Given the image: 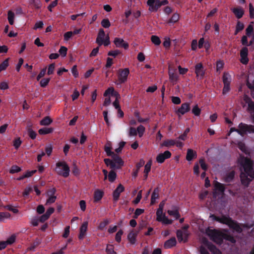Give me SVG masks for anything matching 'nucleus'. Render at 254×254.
I'll use <instances>...</instances> for the list:
<instances>
[{"instance_id":"obj_53","label":"nucleus","mask_w":254,"mask_h":254,"mask_svg":"<svg viewBox=\"0 0 254 254\" xmlns=\"http://www.w3.org/2000/svg\"><path fill=\"white\" fill-rule=\"evenodd\" d=\"M67 49L65 47L62 46L60 48L59 52L63 57H65L67 54Z\"/></svg>"},{"instance_id":"obj_27","label":"nucleus","mask_w":254,"mask_h":254,"mask_svg":"<svg viewBox=\"0 0 254 254\" xmlns=\"http://www.w3.org/2000/svg\"><path fill=\"white\" fill-rule=\"evenodd\" d=\"M224 83V87L223 89V94H226L227 93L230 89V80H223Z\"/></svg>"},{"instance_id":"obj_10","label":"nucleus","mask_w":254,"mask_h":254,"mask_svg":"<svg viewBox=\"0 0 254 254\" xmlns=\"http://www.w3.org/2000/svg\"><path fill=\"white\" fill-rule=\"evenodd\" d=\"M125 190L124 187L122 184H119L115 190L113 191V197L114 201L118 200L120 194Z\"/></svg>"},{"instance_id":"obj_64","label":"nucleus","mask_w":254,"mask_h":254,"mask_svg":"<svg viewBox=\"0 0 254 254\" xmlns=\"http://www.w3.org/2000/svg\"><path fill=\"white\" fill-rule=\"evenodd\" d=\"M79 205L81 210L82 211H84L86 210V204L85 200H81L79 201Z\"/></svg>"},{"instance_id":"obj_17","label":"nucleus","mask_w":254,"mask_h":254,"mask_svg":"<svg viewBox=\"0 0 254 254\" xmlns=\"http://www.w3.org/2000/svg\"><path fill=\"white\" fill-rule=\"evenodd\" d=\"M88 222H84L80 228V233L78 236L79 240H82L86 235L87 230Z\"/></svg>"},{"instance_id":"obj_54","label":"nucleus","mask_w":254,"mask_h":254,"mask_svg":"<svg viewBox=\"0 0 254 254\" xmlns=\"http://www.w3.org/2000/svg\"><path fill=\"white\" fill-rule=\"evenodd\" d=\"M123 234V231L122 230H120L116 234L115 240L116 241L120 243L121 241V237L122 235Z\"/></svg>"},{"instance_id":"obj_43","label":"nucleus","mask_w":254,"mask_h":254,"mask_svg":"<svg viewBox=\"0 0 254 254\" xmlns=\"http://www.w3.org/2000/svg\"><path fill=\"white\" fill-rule=\"evenodd\" d=\"M152 165L151 160H149L147 162L144 167V174H148L151 170V166Z\"/></svg>"},{"instance_id":"obj_61","label":"nucleus","mask_w":254,"mask_h":254,"mask_svg":"<svg viewBox=\"0 0 254 254\" xmlns=\"http://www.w3.org/2000/svg\"><path fill=\"white\" fill-rule=\"evenodd\" d=\"M159 194L152 193L151 197V204H153L156 202V199L158 198Z\"/></svg>"},{"instance_id":"obj_2","label":"nucleus","mask_w":254,"mask_h":254,"mask_svg":"<svg viewBox=\"0 0 254 254\" xmlns=\"http://www.w3.org/2000/svg\"><path fill=\"white\" fill-rule=\"evenodd\" d=\"M210 217L213 220L228 225L230 229H233L238 233H241L243 231V229L240 225L228 215H222L221 217H219L212 214L210 215Z\"/></svg>"},{"instance_id":"obj_40","label":"nucleus","mask_w":254,"mask_h":254,"mask_svg":"<svg viewBox=\"0 0 254 254\" xmlns=\"http://www.w3.org/2000/svg\"><path fill=\"white\" fill-rule=\"evenodd\" d=\"M156 2V0H148L147 4L149 6V10L150 11H154V5Z\"/></svg>"},{"instance_id":"obj_5","label":"nucleus","mask_w":254,"mask_h":254,"mask_svg":"<svg viewBox=\"0 0 254 254\" xmlns=\"http://www.w3.org/2000/svg\"><path fill=\"white\" fill-rule=\"evenodd\" d=\"M239 127V135L244 137L247 134L254 133V126L241 123L238 125Z\"/></svg>"},{"instance_id":"obj_7","label":"nucleus","mask_w":254,"mask_h":254,"mask_svg":"<svg viewBox=\"0 0 254 254\" xmlns=\"http://www.w3.org/2000/svg\"><path fill=\"white\" fill-rule=\"evenodd\" d=\"M189 227V225H186L182 227V229L184 230V231H183L182 230H178L177 231L176 235L179 242L183 241L184 243H186L188 241L189 235L188 232Z\"/></svg>"},{"instance_id":"obj_9","label":"nucleus","mask_w":254,"mask_h":254,"mask_svg":"<svg viewBox=\"0 0 254 254\" xmlns=\"http://www.w3.org/2000/svg\"><path fill=\"white\" fill-rule=\"evenodd\" d=\"M112 158L114 162L115 169H120L124 166V162L118 155L116 154Z\"/></svg>"},{"instance_id":"obj_24","label":"nucleus","mask_w":254,"mask_h":254,"mask_svg":"<svg viewBox=\"0 0 254 254\" xmlns=\"http://www.w3.org/2000/svg\"><path fill=\"white\" fill-rule=\"evenodd\" d=\"M129 73V69L127 68L119 70V76L122 79H127Z\"/></svg>"},{"instance_id":"obj_57","label":"nucleus","mask_w":254,"mask_h":254,"mask_svg":"<svg viewBox=\"0 0 254 254\" xmlns=\"http://www.w3.org/2000/svg\"><path fill=\"white\" fill-rule=\"evenodd\" d=\"M179 15L178 13H174L169 20V22L175 23L178 21Z\"/></svg>"},{"instance_id":"obj_6","label":"nucleus","mask_w":254,"mask_h":254,"mask_svg":"<svg viewBox=\"0 0 254 254\" xmlns=\"http://www.w3.org/2000/svg\"><path fill=\"white\" fill-rule=\"evenodd\" d=\"M105 33L103 29H100L96 40V42L99 45L101 46L104 45L105 46H108L110 44V38L109 35H107L104 39Z\"/></svg>"},{"instance_id":"obj_20","label":"nucleus","mask_w":254,"mask_h":254,"mask_svg":"<svg viewBox=\"0 0 254 254\" xmlns=\"http://www.w3.org/2000/svg\"><path fill=\"white\" fill-rule=\"evenodd\" d=\"M214 188L216 190L218 191L222 194H223L225 191V185L217 181L214 183Z\"/></svg>"},{"instance_id":"obj_59","label":"nucleus","mask_w":254,"mask_h":254,"mask_svg":"<svg viewBox=\"0 0 254 254\" xmlns=\"http://www.w3.org/2000/svg\"><path fill=\"white\" fill-rule=\"evenodd\" d=\"M10 216L8 212H0V222L2 221L4 218H8Z\"/></svg>"},{"instance_id":"obj_13","label":"nucleus","mask_w":254,"mask_h":254,"mask_svg":"<svg viewBox=\"0 0 254 254\" xmlns=\"http://www.w3.org/2000/svg\"><path fill=\"white\" fill-rule=\"evenodd\" d=\"M190 110V105L189 103H184L181 105L180 108H179L177 111V113L178 114H181L182 115H184L187 112Z\"/></svg>"},{"instance_id":"obj_29","label":"nucleus","mask_w":254,"mask_h":254,"mask_svg":"<svg viewBox=\"0 0 254 254\" xmlns=\"http://www.w3.org/2000/svg\"><path fill=\"white\" fill-rule=\"evenodd\" d=\"M167 212L169 215L174 216L176 219H178L180 217V214L178 209L168 210Z\"/></svg>"},{"instance_id":"obj_12","label":"nucleus","mask_w":254,"mask_h":254,"mask_svg":"<svg viewBox=\"0 0 254 254\" xmlns=\"http://www.w3.org/2000/svg\"><path fill=\"white\" fill-rule=\"evenodd\" d=\"M138 232V230L133 229L128 233L127 239L131 244L133 245L136 243V238Z\"/></svg>"},{"instance_id":"obj_51","label":"nucleus","mask_w":254,"mask_h":254,"mask_svg":"<svg viewBox=\"0 0 254 254\" xmlns=\"http://www.w3.org/2000/svg\"><path fill=\"white\" fill-rule=\"evenodd\" d=\"M73 36V33L71 31L65 32L64 35V40L66 42L68 41Z\"/></svg>"},{"instance_id":"obj_23","label":"nucleus","mask_w":254,"mask_h":254,"mask_svg":"<svg viewBox=\"0 0 254 254\" xmlns=\"http://www.w3.org/2000/svg\"><path fill=\"white\" fill-rule=\"evenodd\" d=\"M231 10L239 19L241 18L244 15V11L242 8H233Z\"/></svg>"},{"instance_id":"obj_33","label":"nucleus","mask_w":254,"mask_h":254,"mask_svg":"<svg viewBox=\"0 0 254 254\" xmlns=\"http://www.w3.org/2000/svg\"><path fill=\"white\" fill-rule=\"evenodd\" d=\"M52 121V120L49 117H46L40 121V125L42 126H48Z\"/></svg>"},{"instance_id":"obj_45","label":"nucleus","mask_w":254,"mask_h":254,"mask_svg":"<svg viewBox=\"0 0 254 254\" xmlns=\"http://www.w3.org/2000/svg\"><path fill=\"white\" fill-rule=\"evenodd\" d=\"M21 170V169L18 166L13 165V166H12V167H11V168L9 170V173L11 174H14V173H18V172H20Z\"/></svg>"},{"instance_id":"obj_46","label":"nucleus","mask_w":254,"mask_h":254,"mask_svg":"<svg viewBox=\"0 0 254 254\" xmlns=\"http://www.w3.org/2000/svg\"><path fill=\"white\" fill-rule=\"evenodd\" d=\"M16 240V236L14 234L12 235L9 237L6 241L8 245H11L13 244Z\"/></svg>"},{"instance_id":"obj_38","label":"nucleus","mask_w":254,"mask_h":254,"mask_svg":"<svg viewBox=\"0 0 254 254\" xmlns=\"http://www.w3.org/2000/svg\"><path fill=\"white\" fill-rule=\"evenodd\" d=\"M9 59H5L1 64H0V72L6 69V68L9 65Z\"/></svg>"},{"instance_id":"obj_1","label":"nucleus","mask_w":254,"mask_h":254,"mask_svg":"<svg viewBox=\"0 0 254 254\" xmlns=\"http://www.w3.org/2000/svg\"><path fill=\"white\" fill-rule=\"evenodd\" d=\"M241 172L240 178L241 184L245 187H248L254 179V170L252 161L247 158L242 157L239 159Z\"/></svg>"},{"instance_id":"obj_44","label":"nucleus","mask_w":254,"mask_h":254,"mask_svg":"<svg viewBox=\"0 0 254 254\" xmlns=\"http://www.w3.org/2000/svg\"><path fill=\"white\" fill-rule=\"evenodd\" d=\"M101 24L102 26L105 28H108L111 26L110 22L107 18L103 19Z\"/></svg>"},{"instance_id":"obj_34","label":"nucleus","mask_w":254,"mask_h":254,"mask_svg":"<svg viewBox=\"0 0 254 254\" xmlns=\"http://www.w3.org/2000/svg\"><path fill=\"white\" fill-rule=\"evenodd\" d=\"M208 249L212 254H222L221 251L213 245H210Z\"/></svg>"},{"instance_id":"obj_48","label":"nucleus","mask_w":254,"mask_h":254,"mask_svg":"<svg viewBox=\"0 0 254 254\" xmlns=\"http://www.w3.org/2000/svg\"><path fill=\"white\" fill-rule=\"evenodd\" d=\"M144 210L143 209L137 208L134 213L133 218L134 219H137L138 217L144 212Z\"/></svg>"},{"instance_id":"obj_26","label":"nucleus","mask_w":254,"mask_h":254,"mask_svg":"<svg viewBox=\"0 0 254 254\" xmlns=\"http://www.w3.org/2000/svg\"><path fill=\"white\" fill-rule=\"evenodd\" d=\"M54 131V128L52 127H43L40 128L38 132L40 134L44 135L52 133Z\"/></svg>"},{"instance_id":"obj_56","label":"nucleus","mask_w":254,"mask_h":254,"mask_svg":"<svg viewBox=\"0 0 254 254\" xmlns=\"http://www.w3.org/2000/svg\"><path fill=\"white\" fill-rule=\"evenodd\" d=\"M142 190H141L138 192V194H137L136 198L133 201V202L134 204H136L138 203L139 202V201H140V200L142 198Z\"/></svg>"},{"instance_id":"obj_16","label":"nucleus","mask_w":254,"mask_h":254,"mask_svg":"<svg viewBox=\"0 0 254 254\" xmlns=\"http://www.w3.org/2000/svg\"><path fill=\"white\" fill-rule=\"evenodd\" d=\"M246 102L248 104V110L250 113L252 120L254 123V102L250 98Z\"/></svg>"},{"instance_id":"obj_21","label":"nucleus","mask_w":254,"mask_h":254,"mask_svg":"<svg viewBox=\"0 0 254 254\" xmlns=\"http://www.w3.org/2000/svg\"><path fill=\"white\" fill-rule=\"evenodd\" d=\"M197 156L196 153L191 149H188L187 150L186 159L189 161H191L193 158Z\"/></svg>"},{"instance_id":"obj_31","label":"nucleus","mask_w":254,"mask_h":254,"mask_svg":"<svg viewBox=\"0 0 254 254\" xmlns=\"http://www.w3.org/2000/svg\"><path fill=\"white\" fill-rule=\"evenodd\" d=\"M176 144V141L173 139H167L164 140L162 144V146H166V147H170L172 146H174Z\"/></svg>"},{"instance_id":"obj_35","label":"nucleus","mask_w":254,"mask_h":254,"mask_svg":"<svg viewBox=\"0 0 254 254\" xmlns=\"http://www.w3.org/2000/svg\"><path fill=\"white\" fill-rule=\"evenodd\" d=\"M104 161L107 166H110V168L112 169H115V166L113 159L111 160L109 158H105L104 159Z\"/></svg>"},{"instance_id":"obj_37","label":"nucleus","mask_w":254,"mask_h":254,"mask_svg":"<svg viewBox=\"0 0 254 254\" xmlns=\"http://www.w3.org/2000/svg\"><path fill=\"white\" fill-rule=\"evenodd\" d=\"M117 177V174L116 173L113 171L111 170L110 171L108 175V179L109 182H113L116 180Z\"/></svg>"},{"instance_id":"obj_11","label":"nucleus","mask_w":254,"mask_h":254,"mask_svg":"<svg viewBox=\"0 0 254 254\" xmlns=\"http://www.w3.org/2000/svg\"><path fill=\"white\" fill-rule=\"evenodd\" d=\"M248 49L246 47L243 48L240 52L241 62L244 64L248 63L249 59L248 58Z\"/></svg>"},{"instance_id":"obj_42","label":"nucleus","mask_w":254,"mask_h":254,"mask_svg":"<svg viewBox=\"0 0 254 254\" xmlns=\"http://www.w3.org/2000/svg\"><path fill=\"white\" fill-rule=\"evenodd\" d=\"M151 40L152 42L156 46L159 45L161 43V40H160L159 38L157 36H152Z\"/></svg>"},{"instance_id":"obj_39","label":"nucleus","mask_w":254,"mask_h":254,"mask_svg":"<svg viewBox=\"0 0 254 254\" xmlns=\"http://www.w3.org/2000/svg\"><path fill=\"white\" fill-rule=\"evenodd\" d=\"M110 223V221L108 219H105L103 221H102L100 223L99 226H98V229L100 230H102L104 228Z\"/></svg>"},{"instance_id":"obj_3","label":"nucleus","mask_w":254,"mask_h":254,"mask_svg":"<svg viewBox=\"0 0 254 254\" xmlns=\"http://www.w3.org/2000/svg\"><path fill=\"white\" fill-rule=\"evenodd\" d=\"M56 166L55 171L58 175L64 178H67L69 176L70 169L65 162L59 161L56 163Z\"/></svg>"},{"instance_id":"obj_62","label":"nucleus","mask_w":254,"mask_h":254,"mask_svg":"<svg viewBox=\"0 0 254 254\" xmlns=\"http://www.w3.org/2000/svg\"><path fill=\"white\" fill-rule=\"evenodd\" d=\"M250 17L251 18H254V8L251 3L249 4Z\"/></svg>"},{"instance_id":"obj_36","label":"nucleus","mask_w":254,"mask_h":254,"mask_svg":"<svg viewBox=\"0 0 254 254\" xmlns=\"http://www.w3.org/2000/svg\"><path fill=\"white\" fill-rule=\"evenodd\" d=\"M7 19L10 25H13L14 20V13L11 10H9L7 13Z\"/></svg>"},{"instance_id":"obj_25","label":"nucleus","mask_w":254,"mask_h":254,"mask_svg":"<svg viewBox=\"0 0 254 254\" xmlns=\"http://www.w3.org/2000/svg\"><path fill=\"white\" fill-rule=\"evenodd\" d=\"M112 147L111 146L110 142H108L104 146V151L106 152L108 156H111L112 157L116 154L111 151Z\"/></svg>"},{"instance_id":"obj_49","label":"nucleus","mask_w":254,"mask_h":254,"mask_svg":"<svg viewBox=\"0 0 254 254\" xmlns=\"http://www.w3.org/2000/svg\"><path fill=\"white\" fill-rule=\"evenodd\" d=\"M160 222H162L163 223L167 225L171 224L173 223V221L168 219L165 216V214L163 215V217L161 218V221Z\"/></svg>"},{"instance_id":"obj_30","label":"nucleus","mask_w":254,"mask_h":254,"mask_svg":"<svg viewBox=\"0 0 254 254\" xmlns=\"http://www.w3.org/2000/svg\"><path fill=\"white\" fill-rule=\"evenodd\" d=\"M224 239L228 241L233 244L235 243L236 242V240L232 235L228 234L223 233V240Z\"/></svg>"},{"instance_id":"obj_22","label":"nucleus","mask_w":254,"mask_h":254,"mask_svg":"<svg viewBox=\"0 0 254 254\" xmlns=\"http://www.w3.org/2000/svg\"><path fill=\"white\" fill-rule=\"evenodd\" d=\"M104 193L102 191L97 190L94 193V201L97 202L100 200L103 196Z\"/></svg>"},{"instance_id":"obj_47","label":"nucleus","mask_w":254,"mask_h":254,"mask_svg":"<svg viewBox=\"0 0 254 254\" xmlns=\"http://www.w3.org/2000/svg\"><path fill=\"white\" fill-rule=\"evenodd\" d=\"M200 167L204 171L207 170V165L205 163L204 158H200L199 161Z\"/></svg>"},{"instance_id":"obj_19","label":"nucleus","mask_w":254,"mask_h":254,"mask_svg":"<svg viewBox=\"0 0 254 254\" xmlns=\"http://www.w3.org/2000/svg\"><path fill=\"white\" fill-rule=\"evenodd\" d=\"M235 171H234V170L231 171V172H230L226 174L224 178V181L225 183H227L232 182L235 178Z\"/></svg>"},{"instance_id":"obj_8","label":"nucleus","mask_w":254,"mask_h":254,"mask_svg":"<svg viewBox=\"0 0 254 254\" xmlns=\"http://www.w3.org/2000/svg\"><path fill=\"white\" fill-rule=\"evenodd\" d=\"M171 157V153L168 151H165L163 153L159 154L156 157V161L159 163H163L167 159Z\"/></svg>"},{"instance_id":"obj_63","label":"nucleus","mask_w":254,"mask_h":254,"mask_svg":"<svg viewBox=\"0 0 254 254\" xmlns=\"http://www.w3.org/2000/svg\"><path fill=\"white\" fill-rule=\"evenodd\" d=\"M55 64H50L49 65L48 68V74L49 75H50V74H52L53 73L54 69H55Z\"/></svg>"},{"instance_id":"obj_58","label":"nucleus","mask_w":254,"mask_h":254,"mask_svg":"<svg viewBox=\"0 0 254 254\" xmlns=\"http://www.w3.org/2000/svg\"><path fill=\"white\" fill-rule=\"evenodd\" d=\"M244 25L243 23L241 22L240 21H238L236 26V30L235 34H236L238 32L244 29Z\"/></svg>"},{"instance_id":"obj_50","label":"nucleus","mask_w":254,"mask_h":254,"mask_svg":"<svg viewBox=\"0 0 254 254\" xmlns=\"http://www.w3.org/2000/svg\"><path fill=\"white\" fill-rule=\"evenodd\" d=\"M201 110L198 108V105H196L192 109V113L196 116H198L200 114Z\"/></svg>"},{"instance_id":"obj_28","label":"nucleus","mask_w":254,"mask_h":254,"mask_svg":"<svg viewBox=\"0 0 254 254\" xmlns=\"http://www.w3.org/2000/svg\"><path fill=\"white\" fill-rule=\"evenodd\" d=\"M169 74L170 78H171V79H174L177 78V70L172 68L170 65L169 66Z\"/></svg>"},{"instance_id":"obj_18","label":"nucleus","mask_w":254,"mask_h":254,"mask_svg":"<svg viewBox=\"0 0 254 254\" xmlns=\"http://www.w3.org/2000/svg\"><path fill=\"white\" fill-rule=\"evenodd\" d=\"M176 243L177 242L176 238L175 237H172L165 242L164 247L165 249H170L176 246Z\"/></svg>"},{"instance_id":"obj_55","label":"nucleus","mask_w":254,"mask_h":254,"mask_svg":"<svg viewBox=\"0 0 254 254\" xmlns=\"http://www.w3.org/2000/svg\"><path fill=\"white\" fill-rule=\"evenodd\" d=\"M21 143L20 137H18L13 141V146L15 149H17L20 147Z\"/></svg>"},{"instance_id":"obj_32","label":"nucleus","mask_w":254,"mask_h":254,"mask_svg":"<svg viewBox=\"0 0 254 254\" xmlns=\"http://www.w3.org/2000/svg\"><path fill=\"white\" fill-rule=\"evenodd\" d=\"M112 95L113 96H115L116 95V92H115L114 89L113 87H109L104 92V96L105 97H107L109 95Z\"/></svg>"},{"instance_id":"obj_4","label":"nucleus","mask_w":254,"mask_h":254,"mask_svg":"<svg viewBox=\"0 0 254 254\" xmlns=\"http://www.w3.org/2000/svg\"><path fill=\"white\" fill-rule=\"evenodd\" d=\"M206 234L210 238V239L214 242L218 244H221L222 243L223 233L216 229L207 228L206 230Z\"/></svg>"},{"instance_id":"obj_15","label":"nucleus","mask_w":254,"mask_h":254,"mask_svg":"<svg viewBox=\"0 0 254 254\" xmlns=\"http://www.w3.org/2000/svg\"><path fill=\"white\" fill-rule=\"evenodd\" d=\"M195 73L198 78H203L204 74V70L202 64L200 63L197 64L195 66Z\"/></svg>"},{"instance_id":"obj_41","label":"nucleus","mask_w":254,"mask_h":254,"mask_svg":"<svg viewBox=\"0 0 254 254\" xmlns=\"http://www.w3.org/2000/svg\"><path fill=\"white\" fill-rule=\"evenodd\" d=\"M163 209H161V208H158V209L157 210L156 220L159 222H160L161 221V218L163 217V215L164 214H163Z\"/></svg>"},{"instance_id":"obj_52","label":"nucleus","mask_w":254,"mask_h":254,"mask_svg":"<svg viewBox=\"0 0 254 254\" xmlns=\"http://www.w3.org/2000/svg\"><path fill=\"white\" fill-rule=\"evenodd\" d=\"M137 133H138L139 137H141L145 131V127L142 125H139L136 129Z\"/></svg>"},{"instance_id":"obj_60","label":"nucleus","mask_w":254,"mask_h":254,"mask_svg":"<svg viewBox=\"0 0 254 254\" xmlns=\"http://www.w3.org/2000/svg\"><path fill=\"white\" fill-rule=\"evenodd\" d=\"M28 133L30 137L32 139H34L36 137L37 133L32 129H28Z\"/></svg>"},{"instance_id":"obj_14","label":"nucleus","mask_w":254,"mask_h":254,"mask_svg":"<svg viewBox=\"0 0 254 254\" xmlns=\"http://www.w3.org/2000/svg\"><path fill=\"white\" fill-rule=\"evenodd\" d=\"M114 43L116 46L118 48L123 47L127 49L128 47V44L123 39L120 38H115Z\"/></svg>"}]
</instances>
